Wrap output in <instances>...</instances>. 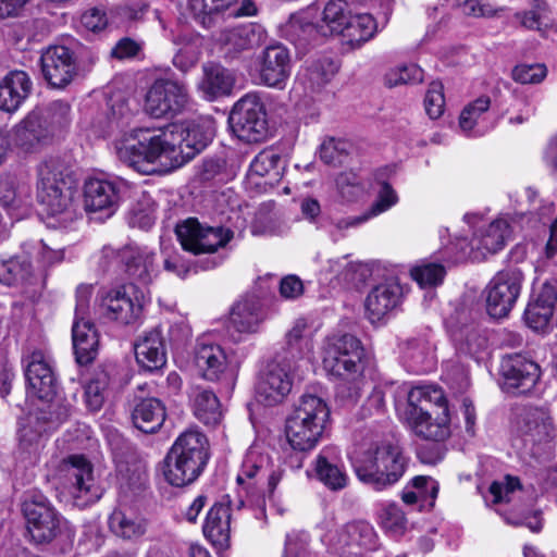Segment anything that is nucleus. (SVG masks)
I'll use <instances>...</instances> for the list:
<instances>
[{
    "label": "nucleus",
    "mask_w": 557,
    "mask_h": 557,
    "mask_svg": "<svg viewBox=\"0 0 557 557\" xmlns=\"http://www.w3.org/2000/svg\"><path fill=\"white\" fill-rule=\"evenodd\" d=\"M288 418L299 420L304 424L314 425V428L325 429L330 419V408L323 398L304 394Z\"/></svg>",
    "instance_id": "40"
},
{
    "label": "nucleus",
    "mask_w": 557,
    "mask_h": 557,
    "mask_svg": "<svg viewBox=\"0 0 557 557\" xmlns=\"http://www.w3.org/2000/svg\"><path fill=\"white\" fill-rule=\"evenodd\" d=\"M500 373L508 391L517 395L530 393L541 376L540 366L522 355H510L502 360Z\"/></svg>",
    "instance_id": "22"
},
{
    "label": "nucleus",
    "mask_w": 557,
    "mask_h": 557,
    "mask_svg": "<svg viewBox=\"0 0 557 557\" xmlns=\"http://www.w3.org/2000/svg\"><path fill=\"white\" fill-rule=\"evenodd\" d=\"M286 34L290 41L299 46L325 38L320 32V24L312 22L309 12L293 14L286 25Z\"/></svg>",
    "instance_id": "46"
},
{
    "label": "nucleus",
    "mask_w": 557,
    "mask_h": 557,
    "mask_svg": "<svg viewBox=\"0 0 557 557\" xmlns=\"http://www.w3.org/2000/svg\"><path fill=\"white\" fill-rule=\"evenodd\" d=\"M205 536L218 548H226L231 539V508L214 504L207 513L202 528Z\"/></svg>",
    "instance_id": "37"
},
{
    "label": "nucleus",
    "mask_w": 557,
    "mask_h": 557,
    "mask_svg": "<svg viewBox=\"0 0 557 557\" xmlns=\"http://www.w3.org/2000/svg\"><path fill=\"white\" fill-rule=\"evenodd\" d=\"M176 236L182 248L194 255L214 253L233 238V232L223 226L201 224L189 218L176 226Z\"/></svg>",
    "instance_id": "11"
},
{
    "label": "nucleus",
    "mask_w": 557,
    "mask_h": 557,
    "mask_svg": "<svg viewBox=\"0 0 557 557\" xmlns=\"http://www.w3.org/2000/svg\"><path fill=\"white\" fill-rule=\"evenodd\" d=\"M67 165L59 157H50L38 166L37 198L44 211L60 221L74 218L71 210L72 193L65 182Z\"/></svg>",
    "instance_id": "6"
},
{
    "label": "nucleus",
    "mask_w": 557,
    "mask_h": 557,
    "mask_svg": "<svg viewBox=\"0 0 557 557\" xmlns=\"http://www.w3.org/2000/svg\"><path fill=\"white\" fill-rule=\"evenodd\" d=\"M376 32L377 24L374 17L364 13L354 16L350 15L345 26V32H342V35L348 45L352 48H357L370 40Z\"/></svg>",
    "instance_id": "48"
},
{
    "label": "nucleus",
    "mask_w": 557,
    "mask_h": 557,
    "mask_svg": "<svg viewBox=\"0 0 557 557\" xmlns=\"http://www.w3.org/2000/svg\"><path fill=\"white\" fill-rule=\"evenodd\" d=\"M317 478L331 491H341L348 483V475L339 463L338 451L333 447L323 448L315 458Z\"/></svg>",
    "instance_id": "32"
},
{
    "label": "nucleus",
    "mask_w": 557,
    "mask_h": 557,
    "mask_svg": "<svg viewBox=\"0 0 557 557\" xmlns=\"http://www.w3.org/2000/svg\"><path fill=\"white\" fill-rule=\"evenodd\" d=\"M491 100L488 97H480L469 103L461 112L459 125L463 132L474 128L479 117L488 110Z\"/></svg>",
    "instance_id": "56"
},
{
    "label": "nucleus",
    "mask_w": 557,
    "mask_h": 557,
    "mask_svg": "<svg viewBox=\"0 0 557 557\" xmlns=\"http://www.w3.org/2000/svg\"><path fill=\"white\" fill-rule=\"evenodd\" d=\"M292 369L290 359L281 355L267 363L256 387L259 399L267 406L282 403L289 394L293 385Z\"/></svg>",
    "instance_id": "18"
},
{
    "label": "nucleus",
    "mask_w": 557,
    "mask_h": 557,
    "mask_svg": "<svg viewBox=\"0 0 557 557\" xmlns=\"http://www.w3.org/2000/svg\"><path fill=\"white\" fill-rule=\"evenodd\" d=\"M380 523L386 532L398 536L406 532L408 520L401 508L392 503L383 506L380 512Z\"/></svg>",
    "instance_id": "52"
},
{
    "label": "nucleus",
    "mask_w": 557,
    "mask_h": 557,
    "mask_svg": "<svg viewBox=\"0 0 557 557\" xmlns=\"http://www.w3.org/2000/svg\"><path fill=\"white\" fill-rule=\"evenodd\" d=\"M337 64L330 58H322L311 62L302 74L312 90L319 89L327 84L337 72Z\"/></svg>",
    "instance_id": "51"
},
{
    "label": "nucleus",
    "mask_w": 557,
    "mask_h": 557,
    "mask_svg": "<svg viewBox=\"0 0 557 557\" xmlns=\"http://www.w3.org/2000/svg\"><path fill=\"white\" fill-rule=\"evenodd\" d=\"M145 304L144 293H140L139 296L134 285L112 290L103 300L107 317L122 324L136 322L143 312Z\"/></svg>",
    "instance_id": "24"
},
{
    "label": "nucleus",
    "mask_w": 557,
    "mask_h": 557,
    "mask_svg": "<svg viewBox=\"0 0 557 557\" xmlns=\"http://www.w3.org/2000/svg\"><path fill=\"white\" fill-rule=\"evenodd\" d=\"M349 16V5L345 0H330L324 7L319 22L322 36L342 35Z\"/></svg>",
    "instance_id": "47"
},
{
    "label": "nucleus",
    "mask_w": 557,
    "mask_h": 557,
    "mask_svg": "<svg viewBox=\"0 0 557 557\" xmlns=\"http://www.w3.org/2000/svg\"><path fill=\"white\" fill-rule=\"evenodd\" d=\"M260 82L272 88L283 89L292 73V59L283 45L269 46L258 57Z\"/></svg>",
    "instance_id": "23"
},
{
    "label": "nucleus",
    "mask_w": 557,
    "mask_h": 557,
    "mask_svg": "<svg viewBox=\"0 0 557 557\" xmlns=\"http://www.w3.org/2000/svg\"><path fill=\"white\" fill-rule=\"evenodd\" d=\"M412 488L419 495L420 499L430 507L434 505V500L438 493V484L431 476H416L411 480Z\"/></svg>",
    "instance_id": "64"
},
{
    "label": "nucleus",
    "mask_w": 557,
    "mask_h": 557,
    "mask_svg": "<svg viewBox=\"0 0 557 557\" xmlns=\"http://www.w3.org/2000/svg\"><path fill=\"white\" fill-rule=\"evenodd\" d=\"M335 183L338 196L345 202H354L364 193L361 178L354 172L338 174Z\"/></svg>",
    "instance_id": "53"
},
{
    "label": "nucleus",
    "mask_w": 557,
    "mask_h": 557,
    "mask_svg": "<svg viewBox=\"0 0 557 557\" xmlns=\"http://www.w3.org/2000/svg\"><path fill=\"white\" fill-rule=\"evenodd\" d=\"M422 79L423 71L417 64L400 65L385 74V85L388 87L420 83Z\"/></svg>",
    "instance_id": "55"
},
{
    "label": "nucleus",
    "mask_w": 557,
    "mask_h": 557,
    "mask_svg": "<svg viewBox=\"0 0 557 557\" xmlns=\"http://www.w3.org/2000/svg\"><path fill=\"white\" fill-rule=\"evenodd\" d=\"M209 459V443L203 433L190 429L173 443L165 458L164 478L173 486L193 483L203 471Z\"/></svg>",
    "instance_id": "4"
},
{
    "label": "nucleus",
    "mask_w": 557,
    "mask_h": 557,
    "mask_svg": "<svg viewBox=\"0 0 557 557\" xmlns=\"http://www.w3.org/2000/svg\"><path fill=\"white\" fill-rule=\"evenodd\" d=\"M24 361L28 392L44 403L63 401L55 398L58 381L49 352L36 348L25 357Z\"/></svg>",
    "instance_id": "15"
},
{
    "label": "nucleus",
    "mask_w": 557,
    "mask_h": 557,
    "mask_svg": "<svg viewBox=\"0 0 557 557\" xmlns=\"http://www.w3.org/2000/svg\"><path fill=\"white\" fill-rule=\"evenodd\" d=\"M265 320V310L259 297L246 295L236 301L230 312V327L239 334L258 332Z\"/></svg>",
    "instance_id": "27"
},
{
    "label": "nucleus",
    "mask_w": 557,
    "mask_h": 557,
    "mask_svg": "<svg viewBox=\"0 0 557 557\" xmlns=\"http://www.w3.org/2000/svg\"><path fill=\"white\" fill-rule=\"evenodd\" d=\"M325 429L304 424L299 420L287 418L285 433L288 444L294 450L305 453L313 449L321 441Z\"/></svg>",
    "instance_id": "44"
},
{
    "label": "nucleus",
    "mask_w": 557,
    "mask_h": 557,
    "mask_svg": "<svg viewBox=\"0 0 557 557\" xmlns=\"http://www.w3.org/2000/svg\"><path fill=\"white\" fill-rule=\"evenodd\" d=\"M62 250L48 247L44 240L27 243L23 255L10 258L2 263V284L13 285L28 278L35 269L44 270L63 260Z\"/></svg>",
    "instance_id": "9"
},
{
    "label": "nucleus",
    "mask_w": 557,
    "mask_h": 557,
    "mask_svg": "<svg viewBox=\"0 0 557 557\" xmlns=\"http://www.w3.org/2000/svg\"><path fill=\"white\" fill-rule=\"evenodd\" d=\"M285 161L275 149L260 151L251 161L248 172V180L264 178V182H255L256 185L273 186L280 182L285 170Z\"/></svg>",
    "instance_id": "36"
},
{
    "label": "nucleus",
    "mask_w": 557,
    "mask_h": 557,
    "mask_svg": "<svg viewBox=\"0 0 557 557\" xmlns=\"http://www.w3.org/2000/svg\"><path fill=\"white\" fill-rule=\"evenodd\" d=\"M72 122V109L64 100L36 108L13 129L10 140L25 150L60 137Z\"/></svg>",
    "instance_id": "3"
},
{
    "label": "nucleus",
    "mask_w": 557,
    "mask_h": 557,
    "mask_svg": "<svg viewBox=\"0 0 557 557\" xmlns=\"http://www.w3.org/2000/svg\"><path fill=\"white\" fill-rule=\"evenodd\" d=\"M476 312L457 308L446 320L447 330L457 347L463 354L474 356L485 349L487 338L475 322Z\"/></svg>",
    "instance_id": "20"
},
{
    "label": "nucleus",
    "mask_w": 557,
    "mask_h": 557,
    "mask_svg": "<svg viewBox=\"0 0 557 557\" xmlns=\"http://www.w3.org/2000/svg\"><path fill=\"white\" fill-rule=\"evenodd\" d=\"M401 289L398 284L384 283L371 289L366 299V311L372 323L382 321L399 304Z\"/></svg>",
    "instance_id": "31"
},
{
    "label": "nucleus",
    "mask_w": 557,
    "mask_h": 557,
    "mask_svg": "<svg viewBox=\"0 0 557 557\" xmlns=\"http://www.w3.org/2000/svg\"><path fill=\"white\" fill-rule=\"evenodd\" d=\"M72 341L77 363L88 364L94 361L98 352V333L94 323L86 317H75Z\"/></svg>",
    "instance_id": "33"
},
{
    "label": "nucleus",
    "mask_w": 557,
    "mask_h": 557,
    "mask_svg": "<svg viewBox=\"0 0 557 557\" xmlns=\"http://www.w3.org/2000/svg\"><path fill=\"white\" fill-rule=\"evenodd\" d=\"M164 260L163 268L166 272L184 278L190 270L189 262L176 250H170L166 247L162 249Z\"/></svg>",
    "instance_id": "63"
},
{
    "label": "nucleus",
    "mask_w": 557,
    "mask_h": 557,
    "mask_svg": "<svg viewBox=\"0 0 557 557\" xmlns=\"http://www.w3.org/2000/svg\"><path fill=\"white\" fill-rule=\"evenodd\" d=\"M376 533L373 527L366 521L347 523L332 540L331 548L334 553L344 555L361 554L362 549H373L376 546Z\"/></svg>",
    "instance_id": "26"
},
{
    "label": "nucleus",
    "mask_w": 557,
    "mask_h": 557,
    "mask_svg": "<svg viewBox=\"0 0 557 557\" xmlns=\"http://www.w3.org/2000/svg\"><path fill=\"white\" fill-rule=\"evenodd\" d=\"M137 362L148 371L161 369L166 363L164 338L159 327L145 332L135 344Z\"/></svg>",
    "instance_id": "30"
},
{
    "label": "nucleus",
    "mask_w": 557,
    "mask_h": 557,
    "mask_svg": "<svg viewBox=\"0 0 557 557\" xmlns=\"http://www.w3.org/2000/svg\"><path fill=\"white\" fill-rule=\"evenodd\" d=\"M548 13V4L544 0H532L531 10L518 12L515 17L528 29H540L541 21Z\"/></svg>",
    "instance_id": "58"
},
{
    "label": "nucleus",
    "mask_w": 557,
    "mask_h": 557,
    "mask_svg": "<svg viewBox=\"0 0 557 557\" xmlns=\"http://www.w3.org/2000/svg\"><path fill=\"white\" fill-rule=\"evenodd\" d=\"M283 474L284 470L280 466L274 468L268 454L260 453L257 448H250L236 480L247 497L256 498L259 502L263 500L267 494L273 495Z\"/></svg>",
    "instance_id": "7"
},
{
    "label": "nucleus",
    "mask_w": 557,
    "mask_h": 557,
    "mask_svg": "<svg viewBox=\"0 0 557 557\" xmlns=\"http://www.w3.org/2000/svg\"><path fill=\"white\" fill-rule=\"evenodd\" d=\"M213 128L194 124H172L158 131H140L137 141L116 145V156L126 166L141 174H152L158 165L181 166L205 149L213 138Z\"/></svg>",
    "instance_id": "1"
},
{
    "label": "nucleus",
    "mask_w": 557,
    "mask_h": 557,
    "mask_svg": "<svg viewBox=\"0 0 557 557\" xmlns=\"http://www.w3.org/2000/svg\"><path fill=\"white\" fill-rule=\"evenodd\" d=\"M26 529L37 544L49 543L60 533L61 517L47 497L35 494L22 506Z\"/></svg>",
    "instance_id": "14"
},
{
    "label": "nucleus",
    "mask_w": 557,
    "mask_h": 557,
    "mask_svg": "<svg viewBox=\"0 0 557 557\" xmlns=\"http://www.w3.org/2000/svg\"><path fill=\"white\" fill-rule=\"evenodd\" d=\"M554 432L548 413L539 408L528 410L520 425V433L525 442L542 443L552 437Z\"/></svg>",
    "instance_id": "45"
},
{
    "label": "nucleus",
    "mask_w": 557,
    "mask_h": 557,
    "mask_svg": "<svg viewBox=\"0 0 557 557\" xmlns=\"http://www.w3.org/2000/svg\"><path fill=\"white\" fill-rule=\"evenodd\" d=\"M523 273L518 267H509L495 274L485 288L486 310L496 319L508 315L521 290Z\"/></svg>",
    "instance_id": "12"
},
{
    "label": "nucleus",
    "mask_w": 557,
    "mask_h": 557,
    "mask_svg": "<svg viewBox=\"0 0 557 557\" xmlns=\"http://www.w3.org/2000/svg\"><path fill=\"white\" fill-rule=\"evenodd\" d=\"M45 79L54 88H64L78 74L74 52L62 45L48 47L40 57Z\"/></svg>",
    "instance_id": "21"
},
{
    "label": "nucleus",
    "mask_w": 557,
    "mask_h": 557,
    "mask_svg": "<svg viewBox=\"0 0 557 557\" xmlns=\"http://www.w3.org/2000/svg\"><path fill=\"white\" fill-rule=\"evenodd\" d=\"M109 528L116 536L125 540L138 537L145 532V524L140 518L133 512H125L121 509L111 513Z\"/></svg>",
    "instance_id": "49"
},
{
    "label": "nucleus",
    "mask_w": 557,
    "mask_h": 557,
    "mask_svg": "<svg viewBox=\"0 0 557 557\" xmlns=\"http://www.w3.org/2000/svg\"><path fill=\"white\" fill-rule=\"evenodd\" d=\"M556 302L557 287L550 283H544L524 310L525 324L536 332H544L549 326Z\"/></svg>",
    "instance_id": "28"
},
{
    "label": "nucleus",
    "mask_w": 557,
    "mask_h": 557,
    "mask_svg": "<svg viewBox=\"0 0 557 557\" xmlns=\"http://www.w3.org/2000/svg\"><path fill=\"white\" fill-rule=\"evenodd\" d=\"M425 111L431 119L440 117L444 112L445 97L440 82L430 84L424 99Z\"/></svg>",
    "instance_id": "60"
},
{
    "label": "nucleus",
    "mask_w": 557,
    "mask_h": 557,
    "mask_svg": "<svg viewBox=\"0 0 557 557\" xmlns=\"http://www.w3.org/2000/svg\"><path fill=\"white\" fill-rule=\"evenodd\" d=\"M406 418L414 434L428 441L441 442L450 435V416L441 387L414 386L408 393Z\"/></svg>",
    "instance_id": "2"
},
{
    "label": "nucleus",
    "mask_w": 557,
    "mask_h": 557,
    "mask_svg": "<svg viewBox=\"0 0 557 557\" xmlns=\"http://www.w3.org/2000/svg\"><path fill=\"white\" fill-rule=\"evenodd\" d=\"M70 416V406L64 401L42 403L20 422L18 436L24 446L37 443L44 434L55 430Z\"/></svg>",
    "instance_id": "16"
},
{
    "label": "nucleus",
    "mask_w": 557,
    "mask_h": 557,
    "mask_svg": "<svg viewBox=\"0 0 557 557\" xmlns=\"http://www.w3.org/2000/svg\"><path fill=\"white\" fill-rule=\"evenodd\" d=\"M132 420L141 432L154 433L165 420V407L158 398H144L135 405L132 411Z\"/></svg>",
    "instance_id": "38"
},
{
    "label": "nucleus",
    "mask_w": 557,
    "mask_h": 557,
    "mask_svg": "<svg viewBox=\"0 0 557 557\" xmlns=\"http://www.w3.org/2000/svg\"><path fill=\"white\" fill-rule=\"evenodd\" d=\"M32 83L23 71H13L2 81V111L12 113L18 109L30 91Z\"/></svg>",
    "instance_id": "43"
},
{
    "label": "nucleus",
    "mask_w": 557,
    "mask_h": 557,
    "mask_svg": "<svg viewBox=\"0 0 557 557\" xmlns=\"http://www.w3.org/2000/svg\"><path fill=\"white\" fill-rule=\"evenodd\" d=\"M195 364L206 380L218 381L226 370V354L219 344L201 337L195 347Z\"/></svg>",
    "instance_id": "29"
},
{
    "label": "nucleus",
    "mask_w": 557,
    "mask_h": 557,
    "mask_svg": "<svg viewBox=\"0 0 557 557\" xmlns=\"http://www.w3.org/2000/svg\"><path fill=\"white\" fill-rule=\"evenodd\" d=\"M362 357L361 342L351 334H334L323 343V368L335 376L348 379L359 373Z\"/></svg>",
    "instance_id": "8"
},
{
    "label": "nucleus",
    "mask_w": 557,
    "mask_h": 557,
    "mask_svg": "<svg viewBox=\"0 0 557 557\" xmlns=\"http://www.w3.org/2000/svg\"><path fill=\"white\" fill-rule=\"evenodd\" d=\"M349 146L346 140L329 138L320 147V157L327 164H342Z\"/></svg>",
    "instance_id": "57"
},
{
    "label": "nucleus",
    "mask_w": 557,
    "mask_h": 557,
    "mask_svg": "<svg viewBox=\"0 0 557 557\" xmlns=\"http://www.w3.org/2000/svg\"><path fill=\"white\" fill-rule=\"evenodd\" d=\"M238 0H188V9L205 27H210L214 16L231 9Z\"/></svg>",
    "instance_id": "50"
},
{
    "label": "nucleus",
    "mask_w": 557,
    "mask_h": 557,
    "mask_svg": "<svg viewBox=\"0 0 557 557\" xmlns=\"http://www.w3.org/2000/svg\"><path fill=\"white\" fill-rule=\"evenodd\" d=\"M234 86V77L228 70L220 64L208 63L203 65V77L199 89L208 100L230 95Z\"/></svg>",
    "instance_id": "39"
},
{
    "label": "nucleus",
    "mask_w": 557,
    "mask_h": 557,
    "mask_svg": "<svg viewBox=\"0 0 557 557\" xmlns=\"http://www.w3.org/2000/svg\"><path fill=\"white\" fill-rule=\"evenodd\" d=\"M445 274V268L435 262H422L411 270L412 278L421 287H432L441 284Z\"/></svg>",
    "instance_id": "54"
},
{
    "label": "nucleus",
    "mask_w": 557,
    "mask_h": 557,
    "mask_svg": "<svg viewBox=\"0 0 557 557\" xmlns=\"http://www.w3.org/2000/svg\"><path fill=\"white\" fill-rule=\"evenodd\" d=\"M357 478L375 491H383L404 475L407 460L399 446L382 443L358 453L352 459Z\"/></svg>",
    "instance_id": "5"
},
{
    "label": "nucleus",
    "mask_w": 557,
    "mask_h": 557,
    "mask_svg": "<svg viewBox=\"0 0 557 557\" xmlns=\"http://www.w3.org/2000/svg\"><path fill=\"white\" fill-rule=\"evenodd\" d=\"M189 102L186 86L177 81L159 78L149 87L145 110L152 117H173L182 113Z\"/></svg>",
    "instance_id": "13"
},
{
    "label": "nucleus",
    "mask_w": 557,
    "mask_h": 557,
    "mask_svg": "<svg viewBox=\"0 0 557 557\" xmlns=\"http://www.w3.org/2000/svg\"><path fill=\"white\" fill-rule=\"evenodd\" d=\"M543 64H519L512 70V78L520 84H539L546 77Z\"/></svg>",
    "instance_id": "59"
},
{
    "label": "nucleus",
    "mask_w": 557,
    "mask_h": 557,
    "mask_svg": "<svg viewBox=\"0 0 557 557\" xmlns=\"http://www.w3.org/2000/svg\"><path fill=\"white\" fill-rule=\"evenodd\" d=\"M102 258H114L125 265L127 275L141 285L150 284L159 273L156 252L148 247L126 245L120 250L103 247Z\"/></svg>",
    "instance_id": "19"
},
{
    "label": "nucleus",
    "mask_w": 557,
    "mask_h": 557,
    "mask_svg": "<svg viewBox=\"0 0 557 557\" xmlns=\"http://www.w3.org/2000/svg\"><path fill=\"white\" fill-rule=\"evenodd\" d=\"M265 29L258 23L238 24L222 29L218 42L230 58H236L244 51L251 50L263 42Z\"/></svg>",
    "instance_id": "25"
},
{
    "label": "nucleus",
    "mask_w": 557,
    "mask_h": 557,
    "mask_svg": "<svg viewBox=\"0 0 557 557\" xmlns=\"http://www.w3.org/2000/svg\"><path fill=\"white\" fill-rule=\"evenodd\" d=\"M63 485L77 506H85L98 499L95 488L94 467L83 455H71L63 460Z\"/></svg>",
    "instance_id": "17"
},
{
    "label": "nucleus",
    "mask_w": 557,
    "mask_h": 557,
    "mask_svg": "<svg viewBox=\"0 0 557 557\" xmlns=\"http://www.w3.org/2000/svg\"><path fill=\"white\" fill-rule=\"evenodd\" d=\"M510 236L509 224L504 219H496L474 233L470 245L484 258L488 253H496L504 248Z\"/></svg>",
    "instance_id": "34"
},
{
    "label": "nucleus",
    "mask_w": 557,
    "mask_h": 557,
    "mask_svg": "<svg viewBox=\"0 0 557 557\" xmlns=\"http://www.w3.org/2000/svg\"><path fill=\"white\" fill-rule=\"evenodd\" d=\"M190 401L193 412L199 421L210 426L221 423V404L212 391L197 386L191 392Z\"/></svg>",
    "instance_id": "41"
},
{
    "label": "nucleus",
    "mask_w": 557,
    "mask_h": 557,
    "mask_svg": "<svg viewBox=\"0 0 557 557\" xmlns=\"http://www.w3.org/2000/svg\"><path fill=\"white\" fill-rule=\"evenodd\" d=\"M397 200V195L395 190L391 187V185L387 183H383L379 191L377 199L366 212V215L368 216V219L376 216L387 211L394 205H396Z\"/></svg>",
    "instance_id": "62"
},
{
    "label": "nucleus",
    "mask_w": 557,
    "mask_h": 557,
    "mask_svg": "<svg viewBox=\"0 0 557 557\" xmlns=\"http://www.w3.org/2000/svg\"><path fill=\"white\" fill-rule=\"evenodd\" d=\"M84 197L88 211L112 210L120 199V188L115 182L94 177L85 183Z\"/></svg>",
    "instance_id": "35"
},
{
    "label": "nucleus",
    "mask_w": 557,
    "mask_h": 557,
    "mask_svg": "<svg viewBox=\"0 0 557 557\" xmlns=\"http://www.w3.org/2000/svg\"><path fill=\"white\" fill-rule=\"evenodd\" d=\"M520 490V482L517 478L506 476L504 482H493L490 486V493L493 496V503L507 502L513 499V495Z\"/></svg>",
    "instance_id": "61"
},
{
    "label": "nucleus",
    "mask_w": 557,
    "mask_h": 557,
    "mask_svg": "<svg viewBox=\"0 0 557 557\" xmlns=\"http://www.w3.org/2000/svg\"><path fill=\"white\" fill-rule=\"evenodd\" d=\"M32 83L23 71H13L2 81V111L12 113L18 109L30 91Z\"/></svg>",
    "instance_id": "42"
},
{
    "label": "nucleus",
    "mask_w": 557,
    "mask_h": 557,
    "mask_svg": "<svg viewBox=\"0 0 557 557\" xmlns=\"http://www.w3.org/2000/svg\"><path fill=\"white\" fill-rule=\"evenodd\" d=\"M228 120L234 134L240 140L258 143L265 138L268 123L259 96L247 94L242 97L233 107Z\"/></svg>",
    "instance_id": "10"
}]
</instances>
